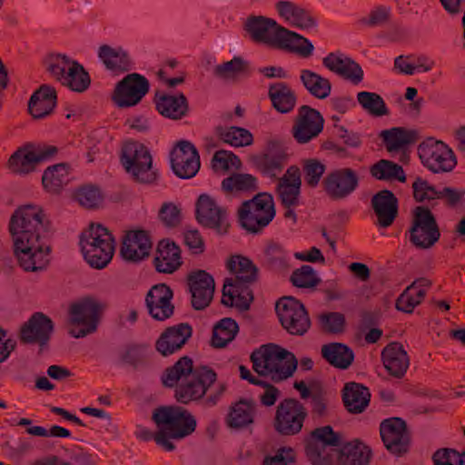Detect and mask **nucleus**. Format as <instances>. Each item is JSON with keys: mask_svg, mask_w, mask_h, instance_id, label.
<instances>
[{"mask_svg": "<svg viewBox=\"0 0 465 465\" xmlns=\"http://www.w3.org/2000/svg\"><path fill=\"white\" fill-rule=\"evenodd\" d=\"M50 228V222L37 205L20 206L12 214L9 232L14 252L25 271H41L48 264L50 247L44 240L48 236Z\"/></svg>", "mask_w": 465, "mask_h": 465, "instance_id": "f257e3e1", "label": "nucleus"}, {"mask_svg": "<svg viewBox=\"0 0 465 465\" xmlns=\"http://www.w3.org/2000/svg\"><path fill=\"white\" fill-rule=\"evenodd\" d=\"M161 380L164 387H175L174 398L178 402L189 404L203 398L216 381L217 374L207 366L194 368L193 360L183 356L163 371Z\"/></svg>", "mask_w": 465, "mask_h": 465, "instance_id": "f03ea898", "label": "nucleus"}, {"mask_svg": "<svg viewBox=\"0 0 465 465\" xmlns=\"http://www.w3.org/2000/svg\"><path fill=\"white\" fill-rule=\"evenodd\" d=\"M245 30L256 43L297 53L302 57L312 54L313 45L302 35L280 25L274 19L262 15L248 17Z\"/></svg>", "mask_w": 465, "mask_h": 465, "instance_id": "7ed1b4c3", "label": "nucleus"}, {"mask_svg": "<svg viewBox=\"0 0 465 465\" xmlns=\"http://www.w3.org/2000/svg\"><path fill=\"white\" fill-rule=\"evenodd\" d=\"M152 420L158 429L154 441L167 451L175 449L171 439L182 440L191 435L194 432L197 425L196 419L190 411L176 405L155 408Z\"/></svg>", "mask_w": 465, "mask_h": 465, "instance_id": "20e7f679", "label": "nucleus"}, {"mask_svg": "<svg viewBox=\"0 0 465 465\" xmlns=\"http://www.w3.org/2000/svg\"><path fill=\"white\" fill-rule=\"evenodd\" d=\"M252 369L273 382H280L292 376L298 364L294 354L273 343L262 345L251 354Z\"/></svg>", "mask_w": 465, "mask_h": 465, "instance_id": "39448f33", "label": "nucleus"}, {"mask_svg": "<svg viewBox=\"0 0 465 465\" xmlns=\"http://www.w3.org/2000/svg\"><path fill=\"white\" fill-rule=\"evenodd\" d=\"M81 252L86 262L94 269H104L111 262L115 241L110 231L100 223H91L79 238Z\"/></svg>", "mask_w": 465, "mask_h": 465, "instance_id": "423d86ee", "label": "nucleus"}, {"mask_svg": "<svg viewBox=\"0 0 465 465\" xmlns=\"http://www.w3.org/2000/svg\"><path fill=\"white\" fill-rule=\"evenodd\" d=\"M121 163L136 183L152 184L158 179V172L153 167L150 150L139 142L128 141L123 145Z\"/></svg>", "mask_w": 465, "mask_h": 465, "instance_id": "0eeeda50", "label": "nucleus"}, {"mask_svg": "<svg viewBox=\"0 0 465 465\" xmlns=\"http://www.w3.org/2000/svg\"><path fill=\"white\" fill-rule=\"evenodd\" d=\"M238 220L246 231L257 233L266 227L275 216L272 194L259 193L251 200L244 201L237 212Z\"/></svg>", "mask_w": 465, "mask_h": 465, "instance_id": "6e6552de", "label": "nucleus"}, {"mask_svg": "<svg viewBox=\"0 0 465 465\" xmlns=\"http://www.w3.org/2000/svg\"><path fill=\"white\" fill-rule=\"evenodd\" d=\"M46 70L54 78L74 92L83 93L90 86L91 78L88 72L82 64L65 54L51 55Z\"/></svg>", "mask_w": 465, "mask_h": 465, "instance_id": "1a4fd4ad", "label": "nucleus"}, {"mask_svg": "<svg viewBox=\"0 0 465 465\" xmlns=\"http://www.w3.org/2000/svg\"><path fill=\"white\" fill-rule=\"evenodd\" d=\"M408 232L410 242L418 250L432 248L440 238V227L434 214L423 205L416 206L412 210Z\"/></svg>", "mask_w": 465, "mask_h": 465, "instance_id": "9d476101", "label": "nucleus"}, {"mask_svg": "<svg viewBox=\"0 0 465 465\" xmlns=\"http://www.w3.org/2000/svg\"><path fill=\"white\" fill-rule=\"evenodd\" d=\"M103 305L94 298L85 297L72 303L69 308L68 333L74 338H83L97 330Z\"/></svg>", "mask_w": 465, "mask_h": 465, "instance_id": "9b49d317", "label": "nucleus"}, {"mask_svg": "<svg viewBox=\"0 0 465 465\" xmlns=\"http://www.w3.org/2000/svg\"><path fill=\"white\" fill-rule=\"evenodd\" d=\"M307 415V410L301 401L286 398L276 407L273 428L282 436L297 435L301 432Z\"/></svg>", "mask_w": 465, "mask_h": 465, "instance_id": "f8f14e48", "label": "nucleus"}, {"mask_svg": "<svg viewBox=\"0 0 465 465\" xmlns=\"http://www.w3.org/2000/svg\"><path fill=\"white\" fill-rule=\"evenodd\" d=\"M279 321L292 335L302 336L311 327V320L305 306L292 297H282L275 304Z\"/></svg>", "mask_w": 465, "mask_h": 465, "instance_id": "ddd939ff", "label": "nucleus"}, {"mask_svg": "<svg viewBox=\"0 0 465 465\" xmlns=\"http://www.w3.org/2000/svg\"><path fill=\"white\" fill-rule=\"evenodd\" d=\"M418 153L423 165L434 173L450 172L457 164L452 150L432 138L419 145Z\"/></svg>", "mask_w": 465, "mask_h": 465, "instance_id": "4468645a", "label": "nucleus"}, {"mask_svg": "<svg viewBox=\"0 0 465 465\" xmlns=\"http://www.w3.org/2000/svg\"><path fill=\"white\" fill-rule=\"evenodd\" d=\"M322 184L331 200L341 201L351 196L359 188L360 175L352 168H338L329 172Z\"/></svg>", "mask_w": 465, "mask_h": 465, "instance_id": "2eb2a0df", "label": "nucleus"}, {"mask_svg": "<svg viewBox=\"0 0 465 465\" xmlns=\"http://www.w3.org/2000/svg\"><path fill=\"white\" fill-rule=\"evenodd\" d=\"M195 216L203 227L221 235L228 232L230 223L227 209L220 206L210 195L203 193L199 196L195 204Z\"/></svg>", "mask_w": 465, "mask_h": 465, "instance_id": "dca6fc26", "label": "nucleus"}, {"mask_svg": "<svg viewBox=\"0 0 465 465\" xmlns=\"http://www.w3.org/2000/svg\"><path fill=\"white\" fill-rule=\"evenodd\" d=\"M149 88L150 84L143 75L129 74L117 83L112 99L120 108L134 106L149 92Z\"/></svg>", "mask_w": 465, "mask_h": 465, "instance_id": "f3484780", "label": "nucleus"}, {"mask_svg": "<svg viewBox=\"0 0 465 465\" xmlns=\"http://www.w3.org/2000/svg\"><path fill=\"white\" fill-rule=\"evenodd\" d=\"M324 119L321 113L309 105H302L293 120L292 134L300 144L315 139L322 132Z\"/></svg>", "mask_w": 465, "mask_h": 465, "instance_id": "a211bd4d", "label": "nucleus"}, {"mask_svg": "<svg viewBox=\"0 0 465 465\" xmlns=\"http://www.w3.org/2000/svg\"><path fill=\"white\" fill-rule=\"evenodd\" d=\"M173 172L182 179H190L199 172L201 163L196 147L189 141H180L170 153Z\"/></svg>", "mask_w": 465, "mask_h": 465, "instance_id": "6ab92c4d", "label": "nucleus"}, {"mask_svg": "<svg viewBox=\"0 0 465 465\" xmlns=\"http://www.w3.org/2000/svg\"><path fill=\"white\" fill-rule=\"evenodd\" d=\"M380 434L391 453L400 456L408 451L410 434L402 419L394 417L384 420L380 426Z\"/></svg>", "mask_w": 465, "mask_h": 465, "instance_id": "aec40b11", "label": "nucleus"}, {"mask_svg": "<svg viewBox=\"0 0 465 465\" xmlns=\"http://www.w3.org/2000/svg\"><path fill=\"white\" fill-rule=\"evenodd\" d=\"M287 153L282 143L276 140L267 142L262 153L252 155L251 161L262 174L277 177L285 165Z\"/></svg>", "mask_w": 465, "mask_h": 465, "instance_id": "412c9836", "label": "nucleus"}, {"mask_svg": "<svg viewBox=\"0 0 465 465\" xmlns=\"http://www.w3.org/2000/svg\"><path fill=\"white\" fill-rule=\"evenodd\" d=\"M187 284L193 309L201 311L208 307L215 288L213 276L204 270H195L187 275Z\"/></svg>", "mask_w": 465, "mask_h": 465, "instance_id": "4be33fe9", "label": "nucleus"}, {"mask_svg": "<svg viewBox=\"0 0 465 465\" xmlns=\"http://www.w3.org/2000/svg\"><path fill=\"white\" fill-rule=\"evenodd\" d=\"M53 321L43 312H35L20 329L19 339L24 344L45 346L54 331Z\"/></svg>", "mask_w": 465, "mask_h": 465, "instance_id": "5701e85b", "label": "nucleus"}, {"mask_svg": "<svg viewBox=\"0 0 465 465\" xmlns=\"http://www.w3.org/2000/svg\"><path fill=\"white\" fill-rule=\"evenodd\" d=\"M173 297V292L167 284L153 285L145 296V305L150 316L157 321L171 318L174 312Z\"/></svg>", "mask_w": 465, "mask_h": 465, "instance_id": "b1692460", "label": "nucleus"}, {"mask_svg": "<svg viewBox=\"0 0 465 465\" xmlns=\"http://www.w3.org/2000/svg\"><path fill=\"white\" fill-rule=\"evenodd\" d=\"M340 435L333 431L330 425L316 428L311 432L305 447L309 460L317 465L325 461L324 450L326 446H339Z\"/></svg>", "mask_w": 465, "mask_h": 465, "instance_id": "393cba45", "label": "nucleus"}, {"mask_svg": "<svg viewBox=\"0 0 465 465\" xmlns=\"http://www.w3.org/2000/svg\"><path fill=\"white\" fill-rule=\"evenodd\" d=\"M193 335V328L182 322L166 328L155 342L156 351L163 357L180 351Z\"/></svg>", "mask_w": 465, "mask_h": 465, "instance_id": "a878e982", "label": "nucleus"}, {"mask_svg": "<svg viewBox=\"0 0 465 465\" xmlns=\"http://www.w3.org/2000/svg\"><path fill=\"white\" fill-rule=\"evenodd\" d=\"M151 249L152 242L148 232L143 230H136L125 233L120 252L124 260L137 262L148 257Z\"/></svg>", "mask_w": 465, "mask_h": 465, "instance_id": "bb28decb", "label": "nucleus"}, {"mask_svg": "<svg viewBox=\"0 0 465 465\" xmlns=\"http://www.w3.org/2000/svg\"><path fill=\"white\" fill-rule=\"evenodd\" d=\"M322 64L331 72L354 84H360L363 79V70L361 65L341 53H330L322 59Z\"/></svg>", "mask_w": 465, "mask_h": 465, "instance_id": "cd10ccee", "label": "nucleus"}, {"mask_svg": "<svg viewBox=\"0 0 465 465\" xmlns=\"http://www.w3.org/2000/svg\"><path fill=\"white\" fill-rule=\"evenodd\" d=\"M371 208L377 216V225L390 227L399 212V201L394 193L387 189L376 193L371 200Z\"/></svg>", "mask_w": 465, "mask_h": 465, "instance_id": "c85d7f7f", "label": "nucleus"}, {"mask_svg": "<svg viewBox=\"0 0 465 465\" xmlns=\"http://www.w3.org/2000/svg\"><path fill=\"white\" fill-rule=\"evenodd\" d=\"M381 360L389 374L396 379L403 378L410 366V358L400 342L389 343L381 351Z\"/></svg>", "mask_w": 465, "mask_h": 465, "instance_id": "c756f323", "label": "nucleus"}, {"mask_svg": "<svg viewBox=\"0 0 465 465\" xmlns=\"http://www.w3.org/2000/svg\"><path fill=\"white\" fill-rule=\"evenodd\" d=\"M249 282H237L225 280L223 288L222 303L228 307H236L240 311H246L253 300L252 291Z\"/></svg>", "mask_w": 465, "mask_h": 465, "instance_id": "7c9ffc66", "label": "nucleus"}, {"mask_svg": "<svg viewBox=\"0 0 465 465\" xmlns=\"http://www.w3.org/2000/svg\"><path fill=\"white\" fill-rule=\"evenodd\" d=\"M276 10L281 17L292 25L301 29H311L317 25V21L311 12L292 1H279Z\"/></svg>", "mask_w": 465, "mask_h": 465, "instance_id": "2f4dec72", "label": "nucleus"}, {"mask_svg": "<svg viewBox=\"0 0 465 465\" xmlns=\"http://www.w3.org/2000/svg\"><path fill=\"white\" fill-rule=\"evenodd\" d=\"M268 98L272 107L282 114L293 111L297 103V95L292 88L284 82H275L268 86Z\"/></svg>", "mask_w": 465, "mask_h": 465, "instance_id": "473e14b6", "label": "nucleus"}, {"mask_svg": "<svg viewBox=\"0 0 465 465\" xmlns=\"http://www.w3.org/2000/svg\"><path fill=\"white\" fill-rule=\"evenodd\" d=\"M56 91L48 84H42L31 96L28 110L35 119L50 114L56 105Z\"/></svg>", "mask_w": 465, "mask_h": 465, "instance_id": "72a5a7b5", "label": "nucleus"}, {"mask_svg": "<svg viewBox=\"0 0 465 465\" xmlns=\"http://www.w3.org/2000/svg\"><path fill=\"white\" fill-rule=\"evenodd\" d=\"M154 102L159 114L172 120L182 119L189 111L188 100L182 93L178 95L156 94Z\"/></svg>", "mask_w": 465, "mask_h": 465, "instance_id": "f704fd0d", "label": "nucleus"}, {"mask_svg": "<svg viewBox=\"0 0 465 465\" xmlns=\"http://www.w3.org/2000/svg\"><path fill=\"white\" fill-rule=\"evenodd\" d=\"M155 269L162 273H173L181 265V250L173 242L161 241L153 261Z\"/></svg>", "mask_w": 465, "mask_h": 465, "instance_id": "c9c22d12", "label": "nucleus"}, {"mask_svg": "<svg viewBox=\"0 0 465 465\" xmlns=\"http://www.w3.org/2000/svg\"><path fill=\"white\" fill-rule=\"evenodd\" d=\"M370 400L369 389L361 383L348 382L342 389V401L350 413H362L369 406Z\"/></svg>", "mask_w": 465, "mask_h": 465, "instance_id": "e433bc0d", "label": "nucleus"}, {"mask_svg": "<svg viewBox=\"0 0 465 465\" xmlns=\"http://www.w3.org/2000/svg\"><path fill=\"white\" fill-rule=\"evenodd\" d=\"M380 137L382 139L387 151L393 153L415 143L419 139V133L416 130L393 127L381 131Z\"/></svg>", "mask_w": 465, "mask_h": 465, "instance_id": "4c0bfd02", "label": "nucleus"}, {"mask_svg": "<svg viewBox=\"0 0 465 465\" xmlns=\"http://www.w3.org/2000/svg\"><path fill=\"white\" fill-rule=\"evenodd\" d=\"M255 403L252 401L240 400L230 407L226 424L231 429H243L252 424L255 416Z\"/></svg>", "mask_w": 465, "mask_h": 465, "instance_id": "58836bf2", "label": "nucleus"}, {"mask_svg": "<svg viewBox=\"0 0 465 465\" xmlns=\"http://www.w3.org/2000/svg\"><path fill=\"white\" fill-rule=\"evenodd\" d=\"M227 269L234 274L230 278L232 282L253 283L258 280L259 270L249 258L242 255H232L227 261Z\"/></svg>", "mask_w": 465, "mask_h": 465, "instance_id": "ea45409f", "label": "nucleus"}, {"mask_svg": "<svg viewBox=\"0 0 465 465\" xmlns=\"http://www.w3.org/2000/svg\"><path fill=\"white\" fill-rule=\"evenodd\" d=\"M371 450L360 440L348 442L338 452V460L341 465H368Z\"/></svg>", "mask_w": 465, "mask_h": 465, "instance_id": "a19ab883", "label": "nucleus"}, {"mask_svg": "<svg viewBox=\"0 0 465 465\" xmlns=\"http://www.w3.org/2000/svg\"><path fill=\"white\" fill-rule=\"evenodd\" d=\"M69 166L57 163L46 168L42 176L44 188L50 193L57 194L70 181Z\"/></svg>", "mask_w": 465, "mask_h": 465, "instance_id": "79ce46f5", "label": "nucleus"}, {"mask_svg": "<svg viewBox=\"0 0 465 465\" xmlns=\"http://www.w3.org/2000/svg\"><path fill=\"white\" fill-rule=\"evenodd\" d=\"M322 356L335 368L348 369L353 361V351L345 344L331 342L322 347Z\"/></svg>", "mask_w": 465, "mask_h": 465, "instance_id": "37998d69", "label": "nucleus"}, {"mask_svg": "<svg viewBox=\"0 0 465 465\" xmlns=\"http://www.w3.org/2000/svg\"><path fill=\"white\" fill-rule=\"evenodd\" d=\"M98 56L108 70L126 72L132 68L131 60L122 48L103 45L99 47Z\"/></svg>", "mask_w": 465, "mask_h": 465, "instance_id": "c03bdc74", "label": "nucleus"}, {"mask_svg": "<svg viewBox=\"0 0 465 465\" xmlns=\"http://www.w3.org/2000/svg\"><path fill=\"white\" fill-rule=\"evenodd\" d=\"M300 79L311 95L325 99L331 94V84L329 79L308 69L301 71Z\"/></svg>", "mask_w": 465, "mask_h": 465, "instance_id": "a18cd8bd", "label": "nucleus"}, {"mask_svg": "<svg viewBox=\"0 0 465 465\" xmlns=\"http://www.w3.org/2000/svg\"><path fill=\"white\" fill-rule=\"evenodd\" d=\"M239 331L237 322L232 318H223L213 329L211 345L214 348H224L232 341Z\"/></svg>", "mask_w": 465, "mask_h": 465, "instance_id": "49530a36", "label": "nucleus"}, {"mask_svg": "<svg viewBox=\"0 0 465 465\" xmlns=\"http://www.w3.org/2000/svg\"><path fill=\"white\" fill-rule=\"evenodd\" d=\"M371 175L380 181L398 180L401 183L406 181L403 168L390 160H380L370 168Z\"/></svg>", "mask_w": 465, "mask_h": 465, "instance_id": "de8ad7c7", "label": "nucleus"}, {"mask_svg": "<svg viewBox=\"0 0 465 465\" xmlns=\"http://www.w3.org/2000/svg\"><path fill=\"white\" fill-rule=\"evenodd\" d=\"M216 134L224 143L234 147H242L251 145L253 142V136L245 128L231 126L216 128Z\"/></svg>", "mask_w": 465, "mask_h": 465, "instance_id": "09e8293b", "label": "nucleus"}, {"mask_svg": "<svg viewBox=\"0 0 465 465\" xmlns=\"http://www.w3.org/2000/svg\"><path fill=\"white\" fill-rule=\"evenodd\" d=\"M146 345L127 344L118 353L119 363L136 370L146 363Z\"/></svg>", "mask_w": 465, "mask_h": 465, "instance_id": "8fccbe9b", "label": "nucleus"}, {"mask_svg": "<svg viewBox=\"0 0 465 465\" xmlns=\"http://www.w3.org/2000/svg\"><path fill=\"white\" fill-rule=\"evenodd\" d=\"M38 163L33 150L20 148L8 160L9 169L15 173H28L35 170Z\"/></svg>", "mask_w": 465, "mask_h": 465, "instance_id": "3c124183", "label": "nucleus"}, {"mask_svg": "<svg viewBox=\"0 0 465 465\" xmlns=\"http://www.w3.org/2000/svg\"><path fill=\"white\" fill-rule=\"evenodd\" d=\"M222 188L227 193L255 191L257 179L249 173H233L223 180Z\"/></svg>", "mask_w": 465, "mask_h": 465, "instance_id": "603ef678", "label": "nucleus"}, {"mask_svg": "<svg viewBox=\"0 0 465 465\" xmlns=\"http://www.w3.org/2000/svg\"><path fill=\"white\" fill-rule=\"evenodd\" d=\"M249 72V63L241 56H234L231 61L218 64L213 69V74L223 80H233Z\"/></svg>", "mask_w": 465, "mask_h": 465, "instance_id": "864d4df0", "label": "nucleus"}, {"mask_svg": "<svg viewBox=\"0 0 465 465\" xmlns=\"http://www.w3.org/2000/svg\"><path fill=\"white\" fill-rule=\"evenodd\" d=\"M357 101L371 115L383 116L390 114L383 98L376 93L360 92L357 94Z\"/></svg>", "mask_w": 465, "mask_h": 465, "instance_id": "5fc2aeb1", "label": "nucleus"}, {"mask_svg": "<svg viewBox=\"0 0 465 465\" xmlns=\"http://www.w3.org/2000/svg\"><path fill=\"white\" fill-rule=\"evenodd\" d=\"M262 262L272 270L284 269L288 267V254L282 245L272 242L264 249Z\"/></svg>", "mask_w": 465, "mask_h": 465, "instance_id": "6e6d98bb", "label": "nucleus"}, {"mask_svg": "<svg viewBox=\"0 0 465 465\" xmlns=\"http://www.w3.org/2000/svg\"><path fill=\"white\" fill-rule=\"evenodd\" d=\"M75 200L84 208H99L104 201L101 190L94 185L88 184L78 188L74 193Z\"/></svg>", "mask_w": 465, "mask_h": 465, "instance_id": "4d7b16f0", "label": "nucleus"}, {"mask_svg": "<svg viewBox=\"0 0 465 465\" xmlns=\"http://www.w3.org/2000/svg\"><path fill=\"white\" fill-rule=\"evenodd\" d=\"M424 298L425 292L414 290V285H409L397 298L395 306L398 311L411 313Z\"/></svg>", "mask_w": 465, "mask_h": 465, "instance_id": "13d9d810", "label": "nucleus"}, {"mask_svg": "<svg viewBox=\"0 0 465 465\" xmlns=\"http://www.w3.org/2000/svg\"><path fill=\"white\" fill-rule=\"evenodd\" d=\"M292 283L299 288H313L321 282L314 269L310 265H302L291 275Z\"/></svg>", "mask_w": 465, "mask_h": 465, "instance_id": "bf43d9fd", "label": "nucleus"}, {"mask_svg": "<svg viewBox=\"0 0 465 465\" xmlns=\"http://www.w3.org/2000/svg\"><path fill=\"white\" fill-rule=\"evenodd\" d=\"M302 171L305 183L315 188L326 171V165L318 159H307L302 163Z\"/></svg>", "mask_w": 465, "mask_h": 465, "instance_id": "052dcab7", "label": "nucleus"}, {"mask_svg": "<svg viewBox=\"0 0 465 465\" xmlns=\"http://www.w3.org/2000/svg\"><path fill=\"white\" fill-rule=\"evenodd\" d=\"M240 166L239 157L226 150L217 151L212 159V167L214 171L226 172L231 168L238 169Z\"/></svg>", "mask_w": 465, "mask_h": 465, "instance_id": "680f3d73", "label": "nucleus"}, {"mask_svg": "<svg viewBox=\"0 0 465 465\" xmlns=\"http://www.w3.org/2000/svg\"><path fill=\"white\" fill-rule=\"evenodd\" d=\"M412 190L413 197L418 203L437 199L438 190L430 185L427 180L420 177H417L413 182Z\"/></svg>", "mask_w": 465, "mask_h": 465, "instance_id": "e2e57ef3", "label": "nucleus"}, {"mask_svg": "<svg viewBox=\"0 0 465 465\" xmlns=\"http://www.w3.org/2000/svg\"><path fill=\"white\" fill-rule=\"evenodd\" d=\"M322 329L330 333H341L344 330L345 317L341 312H328L320 316Z\"/></svg>", "mask_w": 465, "mask_h": 465, "instance_id": "0e129e2a", "label": "nucleus"}, {"mask_svg": "<svg viewBox=\"0 0 465 465\" xmlns=\"http://www.w3.org/2000/svg\"><path fill=\"white\" fill-rule=\"evenodd\" d=\"M277 193L284 207H295L299 204L301 187L288 184H278Z\"/></svg>", "mask_w": 465, "mask_h": 465, "instance_id": "69168bd1", "label": "nucleus"}, {"mask_svg": "<svg viewBox=\"0 0 465 465\" xmlns=\"http://www.w3.org/2000/svg\"><path fill=\"white\" fill-rule=\"evenodd\" d=\"M159 218L164 226L174 228L181 223V212L175 204L164 203L159 211Z\"/></svg>", "mask_w": 465, "mask_h": 465, "instance_id": "338daca9", "label": "nucleus"}, {"mask_svg": "<svg viewBox=\"0 0 465 465\" xmlns=\"http://www.w3.org/2000/svg\"><path fill=\"white\" fill-rule=\"evenodd\" d=\"M461 453L453 449H440L432 456L434 465H458Z\"/></svg>", "mask_w": 465, "mask_h": 465, "instance_id": "774afa93", "label": "nucleus"}]
</instances>
